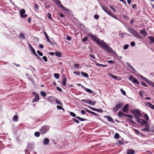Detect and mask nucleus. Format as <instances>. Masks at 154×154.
I'll return each instance as SVG.
<instances>
[{"label": "nucleus", "mask_w": 154, "mask_h": 154, "mask_svg": "<svg viewBox=\"0 0 154 154\" xmlns=\"http://www.w3.org/2000/svg\"><path fill=\"white\" fill-rule=\"evenodd\" d=\"M42 59L45 61L47 62L48 61V59L47 57L45 56H44L42 57Z\"/></svg>", "instance_id": "69168bd1"}, {"label": "nucleus", "mask_w": 154, "mask_h": 154, "mask_svg": "<svg viewBox=\"0 0 154 154\" xmlns=\"http://www.w3.org/2000/svg\"><path fill=\"white\" fill-rule=\"evenodd\" d=\"M76 119H78L80 121H86L87 120L86 119L81 118L80 117L78 116H77L76 117Z\"/></svg>", "instance_id": "473e14b6"}, {"label": "nucleus", "mask_w": 154, "mask_h": 154, "mask_svg": "<svg viewBox=\"0 0 154 154\" xmlns=\"http://www.w3.org/2000/svg\"><path fill=\"white\" fill-rule=\"evenodd\" d=\"M81 88H83L84 89H85L86 91H87V92L89 93H92L93 92V91L92 90H91L87 88H85V87L83 85L82 86Z\"/></svg>", "instance_id": "412c9836"}, {"label": "nucleus", "mask_w": 154, "mask_h": 154, "mask_svg": "<svg viewBox=\"0 0 154 154\" xmlns=\"http://www.w3.org/2000/svg\"><path fill=\"white\" fill-rule=\"evenodd\" d=\"M120 91L122 93L123 95H126V94L125 92L122 88L120 89Z\"/></svg>", "instance_id": "e2e57ef3"}, {"label": "nucleus", "mask_w": 154, "mask_h": 154, "mask_svg": "<svg viewBox=\"0 0 154 154\" xmlns=\"http://www.w3.org/2000/svg\"><path fill=\"white\" fill-rule=\"evenodd\" d=\"M81 101L82 102H85L86 103L89 104L90 100L85 99H82L81 100Z\"/></svg>", "instance_id": "4c0bfd02"}, {"label": "nucleus", "mask_w": 154, "mask_h": 154, "mask_svg": "<svg viewBox=\"0 0 154 154\" xmlns=\"http://www.w3.org/2000/svg\"><path fill=\"white\" fill-rule=\"evenodd\" d=\"M134 131L135 132V133H136L137 134H139L140 135L142 136H145V135L143 134H142V133L140 132L139 131H138L137 129H134Z\"/></svg>", "instance_id": "7c9ffc66"}, {"label": "nucleus", "mask_w": 154, "mask_h": 154, "mask_svg": "<svg viewBox=\"0 0 154 154\" xmlns=\"http://www.w3.org/2000/svg\"><path fill=\"white\" fill-rule=\"evenodd\" d=\"M57 5H58L60 8V6L61 5H62L61 4V2L59 0H54Z\"/></svg>", "instance_id": "393cba45"}, {"label": "nucleus", "mask_w": 154, "mask_h": 154, "mask_svg": "<svg viewBox=\"0 0 154 154\" xmlns=\"http://www.w3.org/2000/svg\"><path fill=\"white\" fill-rule=\"evenodd\" d=\"M129 80L131 82L134 83V84L139 85L140 83L139 82L137 79L132 77L131 75H130L128 78Z\"/></svg>", "instance_id": "6e6552de"}, {"label": "nucleus", "mask_w": 154, "mask_h": 154, "mask_svg": "<svg viewBox=\"0 0 154 154\" xmlns=\"http://www.w3.org/2000/svg\"><path fill=\"white\" fill-rule=\"evenodd\" d=\"M109 75L110 77H111L113 79L117 80L118 79L117 76L113 74H110Z\"/></svg>", "instance_id": "58836bf2"}, {"label": "nucleus", "mask_w": 154, "mask_h": 154, "mask_svg": "<svg viewBox=\"0 0 154 154\" xmlns=\"http://www.w3.org/2000/svg\"><path fill=\"white\" fill-rule=\"evenodd\" d=\"M88 35L98 44L101 41L100 40L99 38L96 37L93 34L89 33L88 34Z\"/></svg>", "instance_id": "20e7f679"}, {"label": "nucleus", "mask_w": 154, "mask_h": 154, "mask_svg": "<svg viewBox=\"0 0 154 154\" xmlns=\"http://www.w3.org/2000/svg\"><path fill=\"white\" fill-rule=\"evenodd\" d=\"M40 133L38 131L35 132L34 133V135L37 137H38L40 136Z\"/></svg>", "instance_id": "a18cd8bd"}, {"label": "nucleus", "mask_w": 154, "mask_h": 154, "mask_svg": "<svg viewBox=\"0 0 154 154\" xmlns=\"http://www.w3.org/2000/svg\"><path fill=\"white\" fill-rule=\"evenodd\" d=\"M136 121L139 123H140L141 125H143L145 124H146L147 123L146 121L143 119H142L139 118L137 119H136Z\"/></svg>", "instance_id": "f8f14e48"}, {"label": "nucleus", "mask_w": 154, "mask_h": 154, "mask_svg": "<svg viewBox=\"0 0 154 154\" xmlns=\"http://www.w3.org/2000/svg\"><path fill=\"white\" fill-rule=\"evenodd\" d=\"M73 73L75 74L76 75L78 76H80V72H75L74 71L73 72Z\"/></svg>", "instance_id": "bf43d9fd"}, {"label": "nucleus", "mask_w": 154, "mask_h": 154, "mask_svg": "<svg viewBox=\"0 0 154 154\" xmlns=\"http://www.w3.org/2000/svg\"><path fill=\"white\" fill-rule=\"evenodd\" d=\"M40 94L43 97H45L46 96V93L43 91H41L40 92Z\"/></svg>", "instance_id": "49530a36"}, {"label": "nucleus", "mask_w": 154, "mask_h": 154, "mask_svg": "<svg viewBox=\"0 0 154 154\" xmlns=\"http://www.w3.org/2000/svg\"><path fill=\"white\" fill-rule=\"evenodd\" d=\"M135 44L134 42H131L130 43L132 47H134L135 45Z\"/></svg>", "instance_id": "774afa93"}, {"label": "nucleus", "mask_w": 154, "mask_h": 154, "mask_svg": "<svg viewBox=\"0 0 154 154\" xmlns=\"http://www.w3.org/2000/svg\"><path fill=\"white\" fill-rule=\"evenodd\" d=\"M66 78L65 77L64 79H63V82H62V84L64 86H65L66 85Z\"/></svg>", "instance_id": "f704fd0d"}, {"label": "nucleus", "mask_w": 154, "mask_h": 154, "mask_svg": "<svg viewBox=\"0 0 154 154\" xmlns=\"http://www.w3.org/2000/svg\"><path fill=\"white\" fill-rule=\"evenodd\" d=\"M49 43L51 45H57V44L55 42L53 38H51V41L49 42Z\"/></svg>", "instance_id": "b1692460"}, {"label": "nucleus", "mask_w": 154, "mask_h": 154, "mask_svg": "<svg viewBox=\"0 0 154 154\" xmlns=\"http://www.w3.org/2000/svg\"><path fill=\"white\" fill-rule=\"evenodd\" d=\"M143 91L141 90H140L139 91V95L142 97H143Z\"/></svg>", "instance_id": "37998d69"}, {"label": "nucleus", "mask_w": 154, "mask_h": 154, "mask_svg": "<svg viewBox=\"0 0 154 154\" xmlns=\"http://www.w3.org/2000/svg\"><path fill=\"white\" fill-rule=\"evenodd\" d=\"M138 76L140 79L144 80L146 82H147L148 84H149L150 85L152 82V81L151 80L148 79H147L146 78V77H144V76L141 75L139 74L138 75Z\"/></svg>", "instance_id": "1a4fd4ad"}, {"label": "nucleus", "mask_w": 154, "mask_h": 154, "mask_svg": "<svg viewBox=\"0 0 154 154\" xmlns=\"http://www.w3.org/2000/svg\"><path fill=\"white\" fill-rule=\"evenodd\" d=\"M54 77L57 79L59 78L60 75L58 73H55L54 74Z\"/></svg>", "instance_id": "ea45409f"}, {"label": "nucleus", "mask_w": 154, "mask_h": 154, "mask_svg": "<svg viewBox=\"0 0 154 154\" xmlns=\"http://www.w3.org/2000/svg\"><path fill=\"white\" fill-rule=\"evenodd\" d=\"M131 113L134 115L137 119L141 116V114L140 111L137 109H134L131 111Z\"/></svg>", "instance_id": "7ed1b4c3"}, {"label": "nucleus", "mask_w": 154, "mask_h": 154, "mask_svg": "<svg viewBox=\"0 0 154 154\" xmlns=\"http://www.w3.org/2000/svg\"><path fill=\"white\" fill-rule=\"evenodd\" d=\"M96 103V101L90 100L89 104L92 106H94Z\"/></svg>", "instance_id": "3c124183"}, {"label": "nucleus", "mask_w": 154, "mask_h": 154, "mask_svg": "<svg viewBox=\"0 0 154 154\" xmlns=\"http://www.w3.org/2000/svg\"><path fill=\"white\" fill-rule=\"evenodd\" d=\"M101 6L102 9L108 15H109L111 14V12L109 10V9L106 6L104 5H101Z\"/></svg>", "instance_id": "9b49d317"}, {"label": "nucleus", "mask_w": 154, "mask_h": 154, "mask_svg": "<svg viewBox=\"0 0 154 154\" xmlns=\"http://www.w3.org/2000/svg\"><path fill=\"white\" fill-rule=\"evenodd\" d=\"M129 47V45L128 44H126L123 46V49L125 50L127 49Z\"/></svg>", "instance_id": "13d9d810"}, {"label": "nucleus", "mask_w": 154, "mask_h": 154, "mask_svg": "<svg viewBox=\"0 0 154 154\" xmlns=\"http://www.w3.org/2000/svg\"><path fill=\"white\" fill-rule=\"evenodd\" d=\"M55 54L56 56L60 57H61L62 54L60 52H55Z\"/></svg>", "instance_id": "c756f323"}, {"label": "nucleus", "mask_w": 154, "mask_h": 154, "mask_svg": "<svg viewBox=\"0 0 154 154\" xmlns=\"http://www.w3.org/2000/svg\"><path fill=\"white\" fill-rule=\"evenodd\" d=\"M55 101L57 104H59L60 105H63V104L60 101H59L57 100H55Z\"/></svg>", "instance_id": "a19ab883"}, {"label": "nucleus", "mask_w": 154, "mask_h": 154, "mask_svg": "<svg viewBox=\"0 0 154 154\" xmlns=\"http://www.w3.org/2000/svg\"><path fill=\"white\" fill-rule=\"evenodd\" d=\"M32 94L34 95L35 98H33L32 100L33 102H35L38 101L39 100V96L35 92H33Z\"/></svg>", "instance_id": "9d476101"}, {"label": "nucleus", "mask_w": 154, "mask_h": 154, "mask_svg": "<svg viewBox=\"0 0 154 154\" xmlns=\"http://www.w3.org/2000/svg\"><path fill=\"white\" fill-rule=\"evenodd\" d=\"M34 9L36 11H38V5L37 4H35L34 5Z\"/></svg>", "instance_id": "8fccbe9b"}, {"label": "nucleus", "mask_w": 154, "mask_h": 154, "mask_svg": "<svg viewBox=\"0 0 154 154\" xmlns=\"http://www.w3.org/2000/svg\"><path fill=\"white\" fill-rule=\"evenodd\" d=\"M125 63L127 64L128 66L133 71L134 73L136 72V71L133 67V66L131 65L130 63L127 62H125Z\"/></svg>", "instance_id": "6ab92c4d"}, {"label": "nucleus", "mask_w": 154, "mask_h": 154, "mask_svg": "<svg viewBox=\"0 0 154 154\" xmlns=\"http://www.w3.org/2000/svg\"><path fill=\"white\" fill-rule=\"evenodd\" d=\"M81 74L82 75L85 77L88 78V75L87 73L84 72H81Z\"/></svg>", "instance_id": "e433bc0d"}, {"label": "nucleus", "mask_w": 154, "mask_h": 154, "mask_svg": "<svg viewBox=\"0 0 154 154\" xmlns=\"http://www.w3.org/2000/svg\"><path fill=\"white\" fill-rule=\"evenodd\" d=\"M104 50L108 52H111L112 54L114 52L112 48L106 43L104 42L103 40H101L98 44Z\"/></svg>", "instance_id": "f257e3e1"}, {"label": "nucleus", "mask_w": 154, "mask_h": 154, "mask_svg": "<svg viewBox=\"0 0 154 154\" xmlns=\"http://www.w3.org/2000/svg\"><path fill=\"white\" fill-rule=\"evenodd\" d=\"M95 64L97 66H101L103 67H107L108 66L107 65H103L102 64H100L98 63L97 62H96Z\"/></svg>", "instance_id": "c85d7f7f"}, {"label": "nucleus", "mask_w": 154, "mask_h": 154, "mask_svg": "<svg viewBox=\"0 0 154 154\" xmlns=\"http://www.w3.org/2000/svg\"><path fill=\"white\" fill-rule=\"evenodd\" d=\"M69 113H70V115L71 116H72V117H75V118H76V117H77L76 116V114L73 112H69Z\"/></svg>", "instance_id": "c03bdc74"}, {"label": "nucleus", "mask_w": 154, "mask_h": 154, "mask_svg": "<svg viewBox=\"0 0 154 154\" xmlns=\"http://www.w3.org/2000/svg\"><path fill=\"white\" fill-rule=\"evenodd\" d=\"M72 120L75 122H76L77 124H79V121L78 119H77L75 118H73Z\"/></svg>", "instance_id": "5fc2aeb1"}, {"label": "nucleus", "mask_w": 154, "mask_h": 154, "mask_svg": "<svg viewBox=\"0 0 154 154\" xmlns=\"http://www.w3.org/2000/svg\"><path fill=\"white\" fill-rule=\"evenodd\" d=\"M144 118L145 119L147 120V121H148L149 119V117L147 115V114H145L144 115Z\"/></svg>", "instance_id": "6e6d98bb"}, {"label": "nucleus", "mask_w": 154, "mask_h": 154, "mask_svg": "<svg viewBox=\"0 0 154 154\" xmlns=\"http://www.w3.org/2000/svg\"><path fill=\"white\" fill-rule=\"evenodd\" d=\"M49 129V126L45 125L40 129V131L42 134H44L47 132Z\"/></svg>", "instance_id": "39448f33"}, {"label": "nucleus", "mask_w": 154, "mask_h": 154, "mask_svg": "<svg viewBox=\"0 0 154 154\" xmlns=\"http://www.w3.org/2000/svg\"><path fill=\"white\" fill-rule=\"evenodd\" d=\"M26 13V11L24 9H22L19 11V14L20 16V17L21 18H26L27 15L26 14H24Z\"/></svg>", "instance_id": "0eeeda50"}, {"label": "nucleus", "mask_w": 154, "mask_h": 154, "mask_svg": "<svg viewBox=\"0 0 154 154\" xmlns=\"http://www.w3.org/2000/svg\"><path fill=\"white\" fill-rule=\"evenodd\" d=\"M55 98L53 96H50L47 99V100L51 104H54V101H55L54 100Z\"/></svg>", "instance_id": "4468645a"}, {"label": "nucleus", "mask_w": 154, "mask_h": 154, "mask_svg": "<svg viewBox=\"0 0 154 154\" xmlns=\"http://www.w3.org/2000/svg\"><path fill=\"white\" fill-rule=\"evenodd\" d=\"M145 104L147 107L151 108L152 109H154V105H152L150 102H146Z\"/></svg>", "instance_id": "2eb2a0df"}, {"label": "nucleus", "mask_w": 154, "mask_h": 154, "mask_svg": "<svg viewBox=\"0 0 154 154\" xmlns=\"http://www.w3.org/2000/svg\"><path fill=\"white\" fill-rule=\"evenodd\" d=\"M60 8L63 9L64 11L68 13L69 12H71V11L68 8H67L64 7L63 5H61L60 6Z\"/></svg>", "instance_id": "aec40b11"}, {"label": "nucleus", "mask_w": 154, "mask_h": 154, "mask_svg": "<svg viewBox=\"0 0 154 154\" xmlns=\"http://www.w3.org/2000/svg\"><path fill=\"white\" fill-rule=\"evenodd\" d=\"M129 105L128 104H126L122 108V110L123 112L127 113V112L129 110Z\"/></svg>", "instance_id": "ddd939ff"}, {"label": "nucleus", "mask_w": 154, "mask_h": 154, "mask_svg": "<svg viewBox=\"0 0 154 154\" xmlns=\"http://www.w3.org/2000/svg\"><path fill=\"white\" fill-rule=\"evenodd\" d=\"M95 111H97V112H99L100 113H102L103 112V109H102L100 108L99 109H96Z\"/></svg>", "instance_id": "0e129e2a"}, {"label": "nucleus", "mask_w": 154, "mask_h": 154, "mask_svg": "<svg viewBox=\"0 0 154 154\" xmlns=\"http://www.w3.org/2000/svg\"><path fill=\"white\" fill-rule=\"evenodd\" d=\"M94 18L95 19H98L99 18V16L97 14H95L94 16Z\"/></svg>", "instance_id": "338daca9"}, {"label": "nucleus", "mask_w": 154, "mask_h": 154, "mask_svg": "<svg viewBox=\"0 0 154 154\" xmlns=\"http://www.w3.org/2000/svg\"><path fill=\"white\" fill-rule=\"evenodd\" d=\"M109 15L116 20L118 19V17L116 16L114 14H113L111 13V14H110V15Z\"/></svg>", "instance_id": "79ce46f5"}, {"label": "nucleus", "mask_w": 154, "mask_h": 154, "mask_svg": "<svg viewBox=\"0 0 154 154\" xmlns=\"http://www.w3.org/2000/svg\"><path fill=\"white\" fill-rule=\"evenodd\" d=\"M145 125H146L145 128L141 129V131L144 132H149V129L148 124L147 123Z\"/></svg>", "instance_id": "f3484780"}, {"label": "nucleus", "mask_w": 154, "mask_h": 154, "mask_svg": "<svg viewBox=\"0 0 154 154\" xmlns=\"http://www.w3.org/2000/svg\"><path fill=\"white\" fill-rule=\"evenodd\" d=\"M88 39V37L87 36L85 37L82 39V41L84 42H85L86 41H87Z\"/></svg>", "instance_id": "09e8293b"}, {"label": "nucleus", "mask_w": 154, "mask_h": 154, "mask_svg": "<svg viewBox=\"0 0 154 154\" xmlns=\"http://www.w3.org/2000/svg\"><path fill=\"white\" fill-rule=\"evenodd\" d=\"M49 142V140L47 138L44 139L43 142V143L44 145L48 144Z\"/></svg>", "instance_id": "4be33fe9"}, {"label": "nucleus", "mask_w": 154, "mask_h": 154, "mask_svg": "<svg viewBox=\"0 0 154 154\" xmlns=\"http://www.w3.org/2000/svg\"><path fill=\"white\" fill-rule=\"evenodd\" d=\"M57 108L59 110H62L63 112H65V110L64 109V108H63V107L60 106L59 105H57Z\"/></svg>", "instance_id": "c9c22d12"}, {"label": "nucleus", "mask_w": 154, "mask_h": 154, "mask_svg": "<svg viewBox=\"0 0 154 154\" xmlns=\"http://www.w3.org/2000/svg\"><path fill=\"white\" fill-rule=\"evenodd\" d=\"M128 121L130 122L132 124L135 125L136 124L135 122L134 121L131 119H129L128 120Z\"/></svg>", "instance_id": "864d4df0"}, {"label": "nucleus", "mask_w": 154, "mask_h": 154, "mask_svg": "<svg viewBox=\"0 0 154 154\" xmlns=\"http://www.w3.org/2000/svg\"><path fill=\"white\" fill-rule=\"evenodd\" d=\"M37 53L38 54L39 56H43V53L42 52H40L39 51L37 50Z\"/></svg>", "instance_id": "680f3d73"}, {"label": "nucleus", "mask_w": 154, "mask_h": 154, "mask_svg": "<svg viewBox=\"0 0 154 154\" xmlns=\"http://www.w3.org/2000/svg\"><path fill=\"white\" fill-rule=\"evenodd\" d=\"M104 117L106 118L109 122H112V123H114L115 122L112 119V118L110 116H104Z\"/></svg>", "instance_id": "a211bd4d"}, {"label": "nucleus", "mask_w": 154, "mask_h": 154, "mask_svg": "<svg viewBox=\"0 0 154 154\" xmlns=\"http://www.w3.org/2000/svg\"><path fill=\"white\" fill-rule=\"evenodd\" d=\"M113 54V57H114L115 58H116V59H117L118 60H121V59L122 58V57L121 56H119L115 52H114Z\"/></svg>", "instance_id": "dca6fc26"}, {"label": "nucleus", "mask_w": 154, "mask_h": 154, "mask_svg": "<svg viewBox=\"0 0 154 154\" xmlns=\"http://www.w3.org/2000/svg\"><path fill=\"white\" fill-rule=\"evenodd\" d=\"M125 115H126V114L123 113L121 111H119L118 112V115L119 117H121L123 116H125Z\"/></svg>", "instance_id": "72a5a7b5"}, {"label": "nucleus", "mask_w": 154, "mask_h": 154, "mask_svg": "<svg viewBox=\"0 0 154 154\" xmlns=\"http://www.w3.org/2000/svg\"><path fill=\"white\" fill-rule=\"evenodd\" d=\"M18 117L17 115H15L14 116V121H17V119Z\"/></svg>", "instance_id": "603ef678"}, {"label": "nucleus", "mask_w": 154, "mask_h": 154, "mask_svg": "<svg viewBox=\"0 0 154 154\" xmlns=\"http://www.w3.org/2000/svg\"><path fill=\"white\" fill-rule=\"evenodd\" d=\"M149 38L150 40V42L151 43H154V37L153 36H150L149 37Z\"/></svg>", "instance_id": "bb28decb"}, {"label": "nucleus", "mask_w": 154, "mask_h": 154, "mask_svg": "<svg viewBox=\"0 0 154 154\" xmlns=\"http://www.w3.org/2000/svg\"><path fill=\"white\" fill-rule=\"evenodd\" d=\"M47 15L48 19L51 21H54V20L51 17V14L50 13H48Z\"/></svg>", "instance_id": "a878e982"}, {"label": "nucleus", "mask_w": 154, "mask_h": 154, "mask_svg": "<svg viewBox=\"0 0 154 154\" xmlns=\"http://www.w3.org/2000/svg\"><path fill=\"white\" fill-rule=\"evenodd\" d=\"M125 116L132 119L133 118V116L132 115L130 114L128 115L126 114V115H125Z\"/></svg>", "instance_id": "052dcab7"}, {"label": "nucleus", "mask_w": 154, "mask_h": 154, "mask_svg": "<svg viewBox=\"0 0 154 154\" xmlns=\"http://www.w3.org/2000/svg\"><path fill=\"white\" fill-rule=\"evenodd\" d=\"M140 32L141 34L145 36H146L147 35V33L145 31V29L141 30Z\"/></svg>", "instance_id": "5701e85b"}, {"label": "nucleus", "mask_w": 154, "mask_h": 154, "mask_svg": "<svg viewBox=\"0 0 154 154\" xmlns=\"http://www.w3.org/2000/svg\"><path fill=\"white\" fill-rule=\"evenodd\" d=\"M134 151L133 149H128L127 151V154H134Z\"/></svg>", "instance_id": "cd10ccee"}, {"label": "nucleus", "mask_w": 154, "mask_h": 154, "mask_svg": "<svg viewBox=\"0 0 154 154\" xmlns=\"http://www.w3.org/2000/svg\"><path fill=\"white\" fill-rule=\"evenodd\" d=\"M123 103H122L117 104L115 107L113 109V110L115 113L117 112L119 109H120L123 106Z\"/></svg>", "instance_id": "423d86ee"}, {"label": "nucleus", "mask_w": 154, "mask_h": 154, "mask_svg": "<svg viewBox=\"0 0 154 154\" xmlns=\"http://www.w3.org/2000/svg\"><path fill=\"white\" fill-rule=\"evenodd\" d=\"M119 134L118 133H116L114 136V138L117 139L119 138Z\"/></svg>", "instance_id": "de8ad7c7"}, {"label": "nucleus", "mask_w": 154, "mask_h": 154, "mask_svg": "<svg viewBox=\"0 0 154 154\" xmlns=\"http://www.w3.org/2000/svg\"><path fill=\"white\" fill-rule=\"evenodd\" d=\"M31 52L34 55V54H35L36 53L35 49L33 48H32V49H30Z\"/></svg>", "instance_id": "4d7b16f0"}, {"label": "nucleus", "mask_w": 154, "mask_h": 154, "mask_svg": "<svg viewBox=\"0 0 154 154\" xmlns=\"http://www.w3.org/2000/svg\"><path fill=\"white\" fill-rule=\"evenodd\" d=\"M127 29L131 34L136 38L140 39H142V36L137 31L134 29L129 27L127 28Z\"/></svg>", "instance_id": "f03ea898"}, {"label": "nucleus", "mask_w": 154, "mask_h": 154, "mask_svg": "<svg viewBox=\"0 0 154 154\" xmlns=\"http://www.w3.org/2000/svg\"><path fill=\"white\" fill-rule=\"evenodd\" d=\"M18 38L19 39H24L25 37L23 33H21L19 35Z\"/></svg>", "instance_id": "2f4dec72"}]
</instances>
